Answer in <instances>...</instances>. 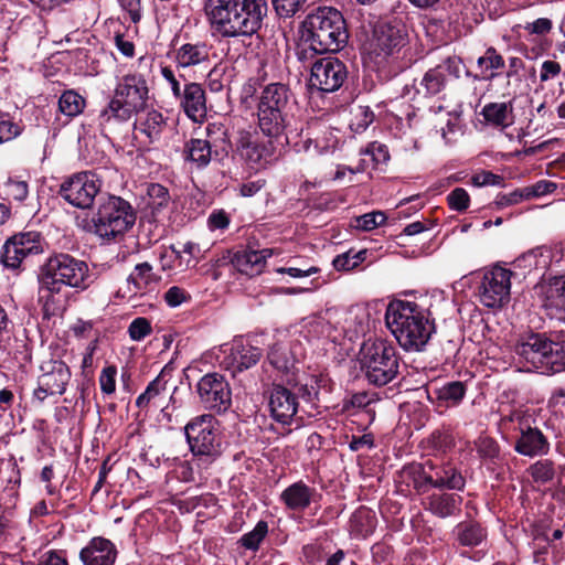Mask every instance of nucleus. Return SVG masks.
<instances>
[{
  "label": "nucleus",
  "mask_w": 565,
  "mask_h": 565,
  "mask_svg": "<svg viewBox=\"0 0 565 565\" xmlns=\"http://www.w3.org/2000/svg\"><path fill=\"white\" fill-rule=\"evenodd\" d=\"M460 74L461 60L457 56H449L424 74L416 90L426 97L438 95L445 90L450 78L457 79Z\"/></svg>",
  "instance_id": "obj_20"
},
{
  "label": "nucleus",
  "mask_w": 565,
  "mask_h": 565,
  "mask_svg": "<svg viewBox=\"0 0 565 565\" xmlns=\"http://www.w3.org/2000/svg\"><path fill=\"white\" fill-rule=\"evenodd\" d=\"M210 47L205 42L198 41L182 44L175 51L174 61L181 68L196 66L209 62Z\"/></svg>",
  "instance_id": "obj_31"
},
{
  "label": "nucleus",
  "mask_w": 565,
  "mask_h": 565,
  "mask_svg": "<svg viewBox=\"0 0 565 565\" xmlns=\"http://www.w3.org/2000/svg\"><path fill=\"white\" fill-rule=\"evenodd\" d=\"M524 189L525 196L529 200L531 198H540L554 192L556 190V184L548 180H541Z\"/></svg>",
  "instance_id": "obj_57"
},
{
  "label": "nucleus",
  "mask_w": 565,
  "mask_h": 565,
  "mask_svg": "<svg viewBox=\"0 0 565 565\" xmlns=\"http://www.w3.org/2000/svg\"><path fill=\"white\" fill-rule=\"evenodd\" d=\"M85 99L75 90L64 92L58 99L60 111L67 117L79 115L85 108Z\"/></svg>",
  "instance_id": "obj_42"
},
{
  "label": "nucleus",
  "mask_w": 565,
  "mask_h": 565,
  "mask_svg": "<svg viewBox=\"0 0 565 565\" xmlns=\"http://www.w3.org/2000/svg\"><path fill=\"white\" fill-rule=\"evenodd\" d=\"M514 352L529 370L558 373L565 369V334L553 339L532 333L515 345Z\"/></svg>",
  "instance_id": "obj_6"
},
{
  "label": "nucleus",
  "mask_w": 565,
  "mask_h": 565,
  "mask_svg": "<svg viewBox=\"0 0 565 565\" xmlns=\"http://www.w3.org/2000/svg\"><path fill=\"white\" fill-rule=\"evenodd\" d=\"M164 391L166 382L160 376H157L148 384L145 392L137 397L136 406L140 409H148L151 405L156 407L161 406L159 401Z\"/></svg>",
  "instance_id": "obj_39"
},
{
  "label": "nucleus",
  "mask_w": 565,
  "mask_h": 565,
  "mask_svg": "<svg viewBox=\"0 0 565 565\" xmlns=\"http://www.w3.org/2000/svg\"><path fill=\"white\" fill-rule=\"evenodd\" d=\"M476 448H477L478 455L482 459H487V460L495 459L500 452L498 443L490 437H480L476 441Z\"/></svg>",
  "instance_id": "obj_51"
},
{
  "label": "nucleus",
  "mask_w": 565,
  "mask_h": 565,
  "mask_svg": "<svg viewBox=\"0 0 565 565\" xmlns=\"http://www.w3.org/2000/svg\"><path fill=\"white\" fill-rule=\"evenodd\" d=\"M509 419L516 422L515 429L519 437L515 440L514 450L525 457L544 456L550 451V441L547 437L537 428L532 427L530 418L521 412H513Z\"/></svg>",
  "instance_id": "obj_16"
},
{
  "label": "nucleus",
  "mask_w": 565,
  "mask_h": 565,
  "mask_svg": "<svg viewBox=\"0 0 565 565\" xmlns=\"http://www.w3.org/2000/svg\"><path fill=\"white\" fill-rule=\"evenodd\" d=\"M102 182L92 172L76 173L61 184V196L78 209H89L100 192Z\"/></svg>",
  "instance_id": "obj_14"
},
{
  "label": "nucleus",
  "mask_w": 565,
  "mask_h": 565,
  "mask_svg": "<svg viewBox=\"0 0 565 565\" xmlns=\"http://www.w3.org/2000/svg\"><path fill=\"white\" fill-rule=\"evenodd\" d=\"M303 28L307 32L309 49L316 53L338 52L349 39L342 13L332 7H319L307 15Z\"/></svg>",
  "instance_id": "obj_5"
},
{
  "label": "nucleus",
  "mask_w": 565,
  "mask_h": 565,
  "mask_svg": "<svg viewBox=\"0 0 565 565\" xmlns=\"http://www.w3.org/2000/svg\"><path fill=\"white\" fill-rule=\"evenodd\" d=\"M315 494L316 489L310 488L302 481H298L281 492L280 500L290 510L303 511L310 505Z\"/></svg>",
  "instance_id": "obj_35"
},
{
  "label": "nucleus",
  "mask_w": 565,
  "mask_h": 565,
  "mask_svg": "<svg viewBox=\"0 0 565 565\" xmlns=\"http://www.w3.org/2000/svg\"><path fill=\"white\" fill-rule=\"evenodd\" d=\"M38 565H68L63 551H49L39 559Z\"/></svg>",
  "instance_id": "obj_64"
},
{
  "label": "nucleus",
  "mask_w": 565,
  "mask_h": 565,
  "mask_svg": "<svg viewBox=\"0 0 565 565\" xmlns=\"http://www.w3.org/2000/svg\"><path fill=\"white\" fill-rule=\"evenodd\" d=\"M332 265L339 271H349L358 267L356 262L352 258V249L338 255Z\"/></svg>",
  "instance_id": "obj_62"
},
{
  "label": "nucleus",
  "mask_w": 565,
  "mask_h": 565,
  "mask_svg": "<svg viewBox=\"0 0 565 565\" xmlns=\"http://www.w3.org/2000/svg\"><path fill=\"white\" fill-rule=\"evenodd\" d=\"M385 322L401 348L407 352L423 351L435 331L429 312L415 301H391Z\"/></svg>",
  "instance_id": "obj_2"
},
{
  "label": "nucleus",
  "mask_w": 565,
  "mask_h": 565,
  "mask_svg": "<svg viewBox=\"0 0 565 565\" xmlns=\"http://www.w3.org/2000/svg\"><path fill=\"white\" fill-rule=\"evenodd\" d=\"M267 532V522L259 521L250 532L241 537L239 542L245 548L256 551L259 547L260 542L265 539Z\"/></svg>",
  "instance_id": "obj_45"
},
{
  "label": "nucleus",
  "mask_w": 565,
  "mask_h": 565,
  "mask_svg": "<svg viewBox=\"0 0 565 565\" xmlns=\"http://www.w3.org/2000/svg\"><path fill=\"white\" fill-rule=\"evenodd\" d=\"M116 374L117 370L114 365L106 366L102 370L99 375V385L104 394L110 395L115 392Z\"/></svg>",
  "instance_id": "obj_56"
},
{
  "label": "nucleus",
  "mask_w": 565,
  "mask_h": 565,
  "mask_svg": "<svg viewBox=\"0 0 565 565\" xmlns=\"http://www.w3.org/2000/svg\"><path fill=\"white\" fill-rule=\"evenodd\" d=\"M503 181L502 177L490 171H482L472 177V183L477 186L499 185Z\"/></svg>",
  "instance_id": "obj_63"
},
{
  "label": "nucleus",
  "mask_w": 565,
  "mask_h": 565,
  "mask_svg": "<svg viewBox=\"0 0 565 565\" xmlns=\"http://www.w3.org/2000/svg\"><path fill=\"white\" fill-rule=\"evenodd\" d=\"M22 131L23 128L21 125L4 116H0V145L15 139Z\"/></svg>",
  "instance_id": "obj_49"
},
{
  "label": "nucleus",
  "mask_w": 565,
  "mask_h": 565,
  "mask_svg": "<svg viewBox=\"0 0 565 565\" xmlns=\"http://www.w3.org/2000/svg\"><path fill=\"white\" fill-rule=\"evenodd\" d=\"M268 406L277 423L290 425L298 412V396L287 387L274 385L268 393Z\"/></svg>",
  "instance_id": "obj_24"
},
{
  "label": "nucleus",
  "mask_w": 565,
  "mask_h": 565,
  "mask_svg": "<svg viewBox=\"0 0 565 565\" xmlns=\"http://www.w3.org/2000/svg\"><path fill=\"white\" fill-rule=\"evenodd\" d=\"M386 221V216L381 211L365 213L355 217L354 227L362 231H372L382 225Z\"/></svg>",
  "instance_id": "obj_46"
},
{
  "label": "nucleus",
  "mask_w": 565,
  "mask_h": 565,
  "mask_svg": "<svg viewBox=\"0 0 565 565\" xmlns=\"http://www.w3.org/2000/svg\"><path fill=\"white\" fill-rule=\"evenodd\" d=\"M428 477L433 488L462 491L466 486L461 471L450 462L431 460V472Z\"/></svg>",
  "instance_id": "obj_27"
},
{
  "label": "nucleus",
  "mask_w": 565,
  "mask_h": 565,
  "mask_svg": "<svg viewBox=\"0 0 565 565\" xmlns=\"http://www.w3.org/2000/svg\"><path fill=\"white\" fill-rule=\"evenodd\" d=\"M477 65L482 68L484 79H493L498 73L505 66L503 56L493 47L489 46L484 54L477 60Z\"/></svg>",
  "instance_id": "obj_41"
},
{
  "label": "nucleus",
  "mask_w": 565,
  "mask_h": 565,
  "mask_svg": "<svg viewBox=\"0 0 565 565\" xmlns=\"http://www.w3.org/2000/svg\"><path fill=\"white\" fill-rule=\"evenodd\" d=\"M224 356L221 365L235 375L237 372H243L256 365L262 356L260 349L244 342L243 340H235L228 349L223 351Z\"/></svg>",
  "instance_id": "obj_23"
},
{
  "label": "nucleus",
  "mask_w": 565,
  "mask_h": 565,
  "mask_svg": "<svg viewBox=\"0 0 565 565\" xmlns=\"http://www.w3.org/2000/svg\"><path fill=\"white\" fill-rule=\"evenodd\" d=\"M447 202L451 210L463 212L469 207L470 196L463 188H456L448 194Z\"/></svg>",
  "instance_id": "obj_52"
},
{
  "label": "nucleus",
  "mask_w": 565,
  "mask_h": 565,
  "mask_svg": "<svg viewBox=\"0 0 565 565\" xmlns=\"http://www.w3.org/2000/svg\"><path fill=\"white\" fill-rule=\"evenodd\" d=\"M462 499L454 493H433L426 498L425 509L434 515L445 519L460 510Z\"/></svg>",
  "instance_id": "obj_34"
},
{
  "label": "nucleus",
  "mask_w": 565,
  "mask_h": 565,
  "mask_svg": "<svg viewBox=\"0 0 565 565\" xmlns=\"http://www.w3.org/2000/svg\"><path fill=\"white\" fill-rule=\"evenodd\" d=\"M307 0H271L273 7L279 17L289 18L301 10Z\"/></svg>",
  "instance_id": "obj_50"
},
{
  "label": "nucleus",
  "mask_w": 565,
  "mask_h": 565,
  "mask_svg": "<svg viewBox=\"0 0 565 565\" xmlns=\"http://www.w3.org/2000/svg\"><path fill=\"white\" fill-rule=\"evenodd\" d=\"M360 354L361 370L370 384L384 386L397 376L399 358L396 349L387 341L365 342Z\"/></svg>",
  "instance_id": "obj_8"
},
{
  "label": "nucleus",
  "mask_w": 565,
  "mask_h": 565,
  "mask_svg": "<svg viewBox=\"0 0 565 565\" xmlns=\"http://www.w3.org/2000/svg\"><path fill=\"white\" fill-rule=\"evenodd\" d=\"M151 332V322L143 317L134 319L128 327V334L132 341H141Z\"/></svg>",
  "instance_id": "obj_47"
},
{
  "label": "nucleus",
  "mask_w": 565,
  "mask_h": 565,
  "mask_svg": "<svg viewBox=\"0 0 565 565\" xmlns=\"http://www.w3.org/2000/svg\"><path fill=\"white\" fill-rule=\"evenodd\" d=\"M93 216L95 233L103 238H114L127 232L136 222V214L129 202L116 195H102Z\"/></svg>",
  "instance_id": "obj_9"
},
{
  "label": "nucleus",
  "mask_w": 565,
  "mask_h": 565,
  "mask_svg": "<svg viewBox=\"0 0 565 565\" xmlns=\"http://www.w3.org/2000/svg\"><path fill=\"white\" fill-rule=\"evenodd\" d=\"M189 118L195 122L206 116V98L203 87L198 83H185L181 96L177 97Z\"/></svg>",
  "instance_id": "obj_28"
},
{
  "label": "nucleus",
  "mask_w": 565,
  "mask_h": 565,
  "mask_svg": "<svg viewBox=\"0 0 565 565\" xmlns=\"http://www.w3.org/2000/svg\"><path fill=\"white\" fill-rule=\"evenodd\" d=\"M348 76L347 66L339 58L326 56L311 66L310 85L323 93L338 90Z\"/></svg>",
  "instance_id": "obj_17"
},
{
  "label": "nucleus",
  "mask_w": 565,
  "mask_h": 565,
  "mask_svg": "<svg viewBox=\"0 0 565 565\" xmlns=\"http://www.w3.org/2000/svg\"><path fill=\"white\" fill-rule=\"evenodd\" d=\"M190 299V295L178 286L170 287L164 294V300L168 306L174 308Z\"/></svg>",
  "instance_id": "obj_58"
},
{
  "label": "nucleus",
  "mask_w": 565,
  "mask_h": 565,
  "mask_svg": "<svg viewBox=\"0 0 565 565\" xmlns=\"http://www.w3.org/2000/svg\"><path fill=\"white\" fill-rule=\"evenodd\" d=\"M523 200H527L525 196V189H518L510 193L499 194L497 196L495 203L498 206L504 207V206L518 204V203L522 202Z\"/></svg>",
  "instance_id": "obj_60"
},
{
  "label": "nucleus",
  "mask_w": 565,
  "mask_h": 565,
  "mask_svg": "<svg viewBox=\"0 0 565 565\" xmlns=\"http://www.w3.org/2000/svg\"><path fill=\"white\" fill-rule=\"evenodd\" d=\"M271 256L270 248L260 250L244 248L234 254L232 263L239 273L253 277L263 273L267 258Z\"/></svg>",
  "instance_id": "obj_29"
},
{
  "label": "nucleus",
  "mask_w": 565,
  "mask_h": 565,
  "mask_svg": "<svg viewBox=\"0 0 565 565\" xmlns=\"http://www.w3.org/2000/svg\"><path fill=\"white\" fill-rule=\"evenodd\" d=\"M149 99L147 81L140 74L122 76L114 90L107 106L98 115V125L103 132L111 131L117 126L129 121L143 113Z\"/></svg>",
  "instance_id": "obj_3"
},
{
  "label": "nucleus",
  "mask_w": 565,
  "mask_h": 565,
  "mask_svg": "<svg viewBox=\"0 0 565 565\" xmlns=\"http://www.w3.org/2000/svg\"><path fill=\"white\" fill-rule=\"evenodd\" d=\"M201 403L206 409L225 413L232 406V391L225 377L207 373L196 384Z\"/></svg>",
  "instance_id": "obj_15"
},
{
  "label": "nucleus",
  "mask_w": 565,
  "mask_h": 565,
  "mask_svg": "<svg viewBox=\"0 0 565 565\" xmlns=\"http://www.w3.org/2000/svg\"><path fill=\"white\" fill-rule=\"evenodd\" d=\"M527 473L535 483L546 484L555 478L556 467L551 459H540L527 468Z\"/></svg>",
  "instance_id": "obj_43"
},
{
  "label": "nucleus",
  "mask_w": 565,
  "mask_h": 565,
  "mask_svg": "<svg viewBox=\"0 0 565 565\" xmlns=\"http://www.w3.org/2000/svg\"><path fill=\"white\" fill-rule=\"evenodd\" d=\"M535 289L545 313L565 324V275L542 278Z\"/></svg>",
  "instance_id": "obj_18"
},
{
  "label": "nucleus",
  "mask_w": 565,
  "mask_h": 565,
  "mask_svg": "<svg viewBox=\"0 0 565 565\" xmlns=\"http://www.w3.org/2000/svg\"><path fill=\"white\" fill-rule=\"evenodd\" d=\"M466 395V386L462 382L454 381L446 383L441 387L427 390V397L431 403H438V406L449 407L458 405Z\"/></svg>",
  "instance_id": "obj_36"
},
{
  "label": "nucleus",
  "mask_w": 565,
  "mask_h": 565,
  "mask_svg": "<svg viewBox=\"0 0 565 565\" xmlns=\"http://www.w3.org/2000/svg\"><path fill=\"white\" fill-rule=\"evenodd\" d=\"M404 44L405 34L398 25L380 22L374 26L369 53L377 58L386 60L398 53Z\"/></svg>",
  "instance_id": "obj_21"
},
{
  "label": "nucleus",
  "mask_w": 565,
  "mask_h": 565,
  "mask_svg": "<svg viewBox=\"0 0 565 565\" xmlns=\"http://www.w3.org/2000/svg\"><path fill=\"white\" fill-rule=\"evenodd\" d=\"M148 195L150 205L156 210L167 206L170 201L168 189L159 183H151L148 186Z\"/></svg>",
  "instance_id": "obj_48"
},
{
  "label": "nucleus",
  "mask_w": 565,
  "mask_h": 565,
  "mask_svg": "<svg viewBox=\"0 0 565 565\" xmlns=\"http://www.w3.org/2000/svg\"><path fill=\"white\" fill-rule=\"evenodd\" d=\"M40 290L39 299L42 302L43 312L46 317L62 315L67 307V292L64 288L51 290L46 288L45 279L39 276Z\"/></svg>",
  "instance_id": "obj_32"
},
{
  "label": "nucleus",
  "mask_w": 565,
  "mask_h": 565,
  "mask_svg": "<svg viewBox=\"0 0 565 565\" xmlns=\"http://www.w3.org/2000/svg\"><path fill=\"white\" fill-rule=\"evenodd\" d=\"M184 434L194 457L214 459L220 454V424L213 415L195 416L184 426Z\"/></svg>",
  "instance_id": "obj_10"
},
{
  "label": "nucleus",
  "mask_w": 565,
  "mask_h": 565,
  "mask_svg": "<svg viewBox=\"0 0 565 565\" xmlns=\"http://www.w3.org/2000/svg\"><path fill=\"white\" fill-rule=\"evenodd\" d=\"M297 100L289 85L276 82L265 85L257 95V125L263 135L278 139L294 118Z\"/></svg>",
  "instance_id": "obj_4"
},
{
  "label": "nucleus",
  "mask_w": 565,
  "mask_h": 565,
  "mask_svg": "<svg viewBox=\"0 0 565 565\" xmlns=\"http://www.w3.org/2000/svg\"><path fill=\"white\" fill-rule=\"evenodd\" d=\"M548 260L550 255L546 250H543L542 248H535L518 257L515 263L521 268L532 270L545 268L548 264Z\"/></svg>",
  "instance_id": "obj_44"
},
{
  "label": "nucleus",
  "mask_w": 565,
  "mask_h": 565,
  "mask_svg": "<svg viewBox=\"0 0 565 565\" xmlns=\"http://www.w3.org/2000/svg\"><path fill=\"white\" fill-rule=\"evenodd\" d=\"M43 253L42 237L38 232L18 233L2 245L0 258L6 268L19 269L23 262Z\"/></svg>",
  "instance_id": "obj_13"
},
{
  "label": "nucleus",
  "mask_w": 565,
  "mask_h": 565,
  "mask_svg": "<svg viewBox=\"0 0 565 565\" xmlns=\"http://www.w3.org/2000/svg\"><path fill=\"white\" fill-rule=\"evenodd\" d=\"M512 271L494 266L483 273L478 286V298L481 305L491 309H500L510 301Z\"/></svg>",
  "instance_id": "obj_12"
},
{
  "label": "nucleus",
  "mask_w": 565,
  "mask_h": 565,
  "mask_svg": "<svg viewBox=\"0 0 565 565\" xmlns=\"http://www.w3.org/2000/svg\"><path fill=\"white\" fill-rule=\"evenodd\" d=\"M6 193L12 200L22 202L29 194V185L25 181L10 179L6 183Z\"/></svg>",
  "instance_id": "obj_55"
},
{
  "label": "nucleus",
  "mask_w": 565,
  "mask_h": 565,
  "mask_svg": "<svg viewBox=\"0 0 565 565\" xmlns=\"http://www.w3.org/2000/svg\"><path fill=\"white\" fill-rule=\"evenodd\" d=\"M516 28H523L530 35H546L552 31L553 22L548 18H539L533 22L525 23L524 25H516Z\"/></svg>",
  "instance_id": "obj_54"
},
{
  "label": "nucleus",
  "mask_w": 565,
  "mask_h": 565,
  "mask_svg": "<svg viewBox=\"0 0 565 565\" xmlns=\"http://www.w3.org/2000/svg\"><path fill=\"white\" fill-rule=\"evenodd\" d=\"M484 120L495 127L505 128L513 124V107L511 103H489L481 111Z\"/></svg>",
  "instance_id": "obj_37"
},
{
  "label": "nucleus",
  "mask_w": 565,
  "mask_h": 565,
  "mask_svg": "<svg viewBox=\"0 0 565 565\" xmlns=\"http://www.w3.org/2000/svg\"><path fill=\"white\" fill-rule=\"evenodd\" d=\"M43 374L39 377L38 388L33 396L43 402L49 395H62L71 380V371L63 361H50L42 366Z\"/></svg>",
  "instance_id": "obj_22"
},
{
  "label": "nucleus",
  "mask_w": 565,
  "mask_h": 565,
  "mask_svg": "<svg viewBox=\"0 0 565 565\" xmlns=\"http://www.w3.org/2000/svg\"><path fill=\"white\" fill-rule=\"evenodd\" d=\"M269 363L279 371H287L290 364V359L286 350L278 344L270 348L268 352Z\"/></svg>",
  "instance_id": "obj_53"
},
{
  "label": "nucleus",
  "mask_w": 565,
  "mask_h": 565,
  "mask_svg": "<svg viewBox=\"0 0 565 565\" xmlns=\"http://www.w3.org/2000/svg\"><path fill=\"white\" fill-rule=\"evenodd\" d=\"M562 72V66L558 62L546 60L541 65L540 81L542 83L555 79Z\"/></svg>",
  "instance_id": "obj_59"
},
{
  "label": "nucleus",
  "mask_w": 565,
  "mask_h": 565,
  "mask_svg": "<svg viewBox=\"0 0 565 565\" xmlns=\"http://www.w3.org/2000/svg\"><path fill=\"white\" fill-rule=\"evenodd\" d=\"M137 116L135 129L145 135L150 142L158 140L167 125L162 113L146 107V110Z\"/></svg>",
  "instance_id": "obj_33"
},
{
  "label": "nucleus",
  "mask_w": 565,
  "mask_h": 565,
  "mask_svg": "<svg viewBox=\"0 0 565 565\" xmlns=\"http://www.w3.org/2000/svg\"><path fill=\"white\" fill-rule=\"evenodd\" d=\"M40 277L45 279V286L51 290L72 288L85 291L93 282L88 264L67 253L51 255L42 266Z\"/></svg>",
  "instance_id": "obj_7"
},
{
  "label": "nucleus",
  "mask_w": 565,
  "mask_h": 565,
  "mask_svg": "<svg viewBox=\"0 0 565 565\" xmlns=\"http://www.w3.org/2000/svg\"><path fill=\"white\" fill-rule=\"evenodd\" d=\"M236 150L239 157L253 169H262L273 159V148L258 142L247 131H239L236 140Z\"/></svg>",
  "instance_id": "obj_25"
},
{
  "label": "nucleus",
  "mask_w": 565,
  "mask_h": 565,
  "mask_svg": "<svg viewBox=\"0 0 565 565\" xmlns=\"http://www.w3.org/2000/svg\"><path fill=\"white\" fill-rule=\"evenodd\" d=\"M341 139L339 130L322 121H312L301 132V146L298 150L315 152L316 154H329L339 149Z\"/></svg>",
  "instance_id": "obj_19"
},
{
  "label": "nucleus",
  "mask_w": 565,
  "mask_h": 565,
  "mask_svg": "<svg viewBox=\"0 0 565 565\" xmlns=\"http://www.w3.org/2000/svg\"><path fill=\"white\" fill-rule=\"evenodd\" d=\"M211 26L223 38L252 36L267 13L265 0H205Z\"/></svg>",
  "instance_id": "obj_1"
},
{
  "label": "nucleus",
  "mask_w": 565,
  "mask_h": 565,
  "mask_svg": "<svg viewBox=\"0 0 565 565\" xmlns=\"http://www.w3.org/2000/svg\"><path fill=\"white\" fill-rule=\"evenodd\" d=\"M404 472L412 479L414 488L418 492L425 493L431 488L428 477L431 472V460L424 463H412L404 469Z\"/></svg>",
  "instance_id": "obj_40"
},
{
  "label": "nucleus",
  "mask_w": 565,
  "mask_h": 565,
  "mask_svg": "<svg viewBox=\"0 0 565 565\" xmlns=\"http://www.w3.org/2000/svg\"><path fill=\"white\" fill-rule=\"evenodd\" d=\"M161 277L153 271L152 265L148 262L139 263L127 278L129 292L132 295L145 294L153 290Z\"/></svg>",
  "instance_id": "obj_30"
},
{
  "label": "nucleus",
  "mask_w": 565,
  "mask_h": 565,
  "mask_svg": "<svg viewBox=\"0 0 565 565\" xmlns=\"http://www.w3.org/2000/svg\"><path fill=\"white\" fill-rule=\"evenodd\" d=\"M118 556L116 545L108 539L95 536L79 551L83 565H115Z\"/></svg>",
  "instance_id": "obj_26"
},
{
  "label": "nucleus",
  "mask_w": 565,
  "mask_h": 565,
  "mask_svg": "<svg viewBox=\"0 0 565 565\" xmlns=\"http://www.w3.org/2000/svg\"><path fill=\"white\" fill-rule=\"evenodd\" d=\"M207 139L191 138L184 145V158L196 168H205L212 156H227L231 141L223 124L211 122L205 128Z\"/></svg>",
  "instance_id": "obj_11"
},
{
  "label": "nucleus",
  "mask_w": 565,
  "mask_h": 565,
  "mask_svg": "<svg viewBox=\"0 0 565 565\" xmlns=\"http://www.w3.org/2000/svg\"><path fill=\"white\" fill-rule=\"evenodd\" d=\"M455 535L463 546H478L486 539L487 532L479 523L461 522L455 527Z\"/></svg>",
  "instance_id": "obj_38"
},
{
  "label": "nucleus",
  "mask_w": 565,
  "mask_h": 565,
  "mask_svg": "<svg viewBox=\"0 0 565 565\" xmlns=\"http://www.w3.org/2000/svg\"><path fill=\"white\" fill-rule=\"evenodd\" d=\"M207 225L210 230H224L230 225V216L223 210L213 211L209 218Z\"/></svg>",
  "instance_id": "obj_61"
}]
</instances>
